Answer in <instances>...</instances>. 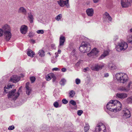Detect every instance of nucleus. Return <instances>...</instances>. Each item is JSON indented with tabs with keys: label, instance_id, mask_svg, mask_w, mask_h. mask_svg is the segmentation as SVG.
<instances>
[{
	"label": "nucleus",
	"instance_id": "obj_60",
	"mask_svg": "<svg viewBox=\"0 0 132 132\" xmlns=\"http://www.w3.org/2000/svg\"><path fill=\"white\" fill-rule=\"evenodd\" d=\"M108 76H109V75H108V74L107 73V74H106L105 75V77H106Z\"/></svg>",
	"mask_w": 132,
	"mask_h": 132
},
{
	"label": "nucleus",
	"instance_id": "obj_10",
	"mask_svg": "<svg viewBox=\"0 0 132 132\" xmlns=\"http://www.w3.org/2000/svg\"><path fill=\"white\" fill-rule=\"evenodd\" d=\"M132 0H121V4L123 7H127L130 5Z\"/></svg>",
	"mask_w": 132,
	"mask_h": 132
},
{
	"label": "nucleus",
	"instance_id": "obj_56",
	"mask_svg": "<svg viewBox=\"0 0 132 132\" xmlns=\"http://www.w3.org/2000/svg\"><path fill=\"white\" fill-rule=\"evenodd\" d=\"M75 51L73 50L71 52V54L72 55H73L75 54Z\"/></svg>",
	"mask_w": 132,
	"mask_h": 132
},
{
	"label": "nucleus",
	"instance_id": "obj_58",
	"mask_svg": "<svg viewBox=\"0 0 132 132\" xmlns=\"http://www.w3.org/2000/svg\"><path fill=\"white\" fill-rule=\"evenodd\" d=\"M58 52L60 54L61 52V50H59L58 51Z\"/></svg>",
	"mask_w": 132,
	"mask_h": 132
},
{
	"label": "nucleus",
	"instance_id": "obj_36",
	"mask_svg": "<svg viewBox=\"0 0 132 132\" xmlns=\"http://www.w3.org/2000/svg\"><path fill=\"white\" fill-rule=\"evenodd\" d=\"M30 79L32 83L34 82L36 79V78L34 77H32L30 78Z\"/></svg>",
	"mask_w": 132,
	"mask_h": 132
},
{
	"label": "nucleus",
	"instance_id": "obj_9",
	"mask_svg": "<svg viewBox=\"0 0 132 132\" xmlns=\"http://www.w3.org/2000/svg\"><path fill=\"white\" fill-rule=\"evenodd\" d=\"M69 0H66V1H65L63 0H60L58 1L57 2L61 7H63L64 5H65L67 8H69L70 7Z\"/></svg>",
	"mask_w": 132,
	"mask_h": 132
},
{
	"label": "nucleus",
	"instance_id": "obj_59",
	"mask_svg": "<svg viewBox=\"0 0 132 132\" xmlns=\"http://www.w3.org/2000/svg\"><path fill=\"white\" fill-rule=\"evenodd\" d=\"M80 63V62H77L76 63V65H79V64Z\"/></svg>",
	"mask_w": 132,
	"mask_h": 132
},
{
	"label": "nucleus",
	"instance_id": "obj_33",
	"mask_svg": "<svg viewBox=\"0 0 132 132\" xmlns=\"http://www.w3.org/2000/svg\"><path fill=\"white\" fill-rule=\"evenodd\" d=\"M62 18V15L61 14H60L58 15L55 18V19L57 21L60 20Z\"/></svg>",
	"mask_w": 132,
	"mask_h": 132
},
{
	"label": "nucleus",
	"instance_id": "obj_12",
	"mask_svg": "<svg viewBox=\"0 0 132 132\" xmlns=\"http://www.w3.org/2000/svg\"><path fill=\"white\" fill-rule=\"evenodd\" d=\"M123 116L127 118H130L131 116V114L130 111L127 108H125L123 110Z\"/></svg>",
	"mask_w": 132,
	"mask_h": 132
},
{
	"label": "nucleus",
	"instance_id": "obj_42",
	"mask_svg": "<svg viewBox=\"0 0 132 132\" xmlns=\"http://www.w3.org/2000/svg\"><path fill=\"white\" fill-rule=\"evenodd\" d=\"M62 103L64 104H67L68 103V101L65 99H63L62 101Z\"/></svg>",
	"mask_w": 132,
	"mask_h": 132
},
{
	"label": "nucleus",
	"instance_id": "obj_11",
	"mask_svg": "<svg viewBox=\"0 0 132 132\" xmlns=\"http://www.w3.org/2000/svg\"><path fill=\"white\" fill-rule=\"evenodd\" d=\"M103 19L105 21H111L112 19L111 16L109 15L108 13L105 12L103 14Z\"/></svg>",
	"mask_w": 132,
	"mask_h": 132
},
{
	"label": "nucleus",
	"instance_id": "obj_22",
	"mask_svg": "<svg viewBox=\"0 0 132 132\" xmlns=\"http://www.w3.org/2000/svg\"><path fill=\"white\" fill-rule=\"evenodd\" d=\"M10 28V27L7 24H5L2 27V29L4 33H5V32H9Z\"/></svg>",
	"mask_w": 132,
	"mask_h": 132
},
{
	"label": "nucleus",
	"instance_id": "obj_13",
	"mask_svg": "<svg viewBox=\"0 0 132 132\" xmlns=\"http://www.w3.org/2000/svg\"><path fill=\"white\" fill-rule=\"evenodd\" d=\"M4 39L6 41H9L11 37L12 34L10 31L4 33Z\"/></svg>",
	"mask_w": 132,
	"mask_h": 132
},
{
	"label": "nucleus",
	"instance_id": "obj_51",
	"mask_svg": "<svg viewBox=\"0 0 132 132\" xmlns=\"http://www.w3.org/2000/svg\"><path fill=\"white\" fill-rule=\"evenodd\" d=\"M118 37L116 35L115 36L113 39L114 40V41H116L118 39Z\"/></svg>",
	"mask_w": 132,
	"mask_h": 132
},
{
	"label": "nucleus",
	"instance_id": "obj_57",
	"mask_svg": "<svg viewBox=\"0 0 132 132\" xmlns=\"http://www.w3.org/2000/svg\"><path fill=\"white\" fill-rule=\"evenodd\" d=\"M31 42H32L33 43H35V40H33V39H31Z\"/></svg>",
	"mask_w": 132,
	"mask_h": 132
},
{
	"label": "nucleus",
	"instance_id": "obj_49",
	"mask_svg": "<svg viewBox=\"0 0 132 132\" xmlns=\"http://www.w3.org/2000/svg\"><path fill=\"white\" fill-rule=\"evenodd\" d=\"M52 78L53 79V82H54L55 81V80L56 79V77H55V75L54 74V76H53V77H52Z\"/></svg>",
	"mask_w": 132,
	"mask_h": 132
},
{
	"label": "nucleus",
	"instance_id": "obj_24",
	"mask_svg": "<svg viewBox=\"0 0 132 132\" xmlns=\"http://www.w3.org/2000/svg\"><path fill=\"white\" fill-rule=\"evenodd\" d=\"M109 53V50L105 51H104L103 53L102 54L101 56H100L99 58V59L101 60L104 57H105L106 56L108 55Z\"/></svg>",
	"mask_w": 132,
	"mask_h": 132
},
{
	"label": "nucleus",
	"instance_id": "obj_19",
	"mask_svg": "<svg viewBox=\"0 0 132 132\" xmlns=\"http://www.w3.org/2000/svg\"><path fill=\"white\" fill-rule=\"evenodd\" d=\"M27 30L28 27L25 25H22L20 29L21 33L23 34H26L27 31Z\"/></svg>",
	"mask_w": 132,
	"mask_h": 132
},
{
	"label": "nucleus",
	"instance_id": "obj_30",
	"mask_svg": "<svg viewBox=\"0 0 132 132\" xmlns=\"http://www.w3.org/2000/svg\"><path fill=\"white\" fill-rule=\"evenodd\" d=\"M75 92L73 90L70 91L69 93V97H73L75 94Z\"/></svg>",
	"mask_w": 132,
	"mask_h": 132
},
{
	"label": "nucleus",
	"instance_id": "obj_21",
	"mask_svg": "<svg viewBox=\"0 0 132 132\" xmlns=\"http://www.w3.org/2000/svg\"><path fill=\"white\" fill-rule=\"evenodd\" d=\"M28 19L30 23H32L33 22L34 20V17L30 12L28 13Z\"/></svg>",
	"mask_w": 132,
	"mask_h": 132
},
{
	"label": "nucleus",
	"instance_id": "obj_8",
	"mask_svg": "<svg viewBox=\"0 0 132 132\" xmlns=\"http://www.w3.org/2000/svg\"><path fill=\"white\" fill-rule=\"evenodd\" d=\"M105 65V64L103 63L95 64L91 67V69L93 70L98 71L102 69Z\"/></svg>",
	"mask_w": 132,
	"mask_h": 132
},
{
	"label": "nucleus",
	"instance_id": "obj_41",
	"mask_svg": "<svg viewBox=\"0 0 132 132\" xmlns=\"http://www.w3.org/2000/svg\"><path fill=\"white\" fill-rule=\"evenodd\" d=\"M37 32L38 34H43L44 33V31L42 30H39L37 31Z\"/></svg>",
	"mask_w": 132,
	"mask_h": 132
},
{
	"label": "nucleus",
	"instance_id": "obj_62",
	"mask_svg": "<svg viewBox=\"0 0 132 132\" xmlns=\"http://www.w3.org/2000/svg\"><path fill=\"white\" fill-rule=\"evenodd\" d=\"M48 53L50 54V53Z\"/></svg>",
	"mask_w": 132,
	"mask_h": 132
},
{
	"label": "nucleus",
	"instance_id": "obj_40",
	"mask_svg": "<svg viewBox=\"0 0 132 132\" xmlns=\"http://www.w3.org/2000/svg\"><path fill=\"white\" fill-rule=\"evenodd\" d=\"M57 61V58H53V59L51 60V61L52 63H55Z\"/></svg>",
	"mask_w": 132,
	"mask_h": 132
},
{
	"label": "nucleus",
	"instance_id": "obj_47",
	"mask_svg": "<svg viewBox=\"0 0 132 132\" xmlns=\"http://www.w3.org/2000/svg\"><path fill=\"white\" fill-rule=\"evenodd\" d=\"M3 30L2 29L0 28V37L3 36Z\"/></svg>",
	"mask_w": 132,
	"mask_h": 132
},
{
	"label": "nucleus",
	"instance_id": "obj_17",
	"mask_svg": "<svg viewBox=\"0 0 132 132\" xmlns=\"http://www.w3.org/2000/svg\"><path fill=\"white\" fill-rule=\"evenodd\" d=\"M65 38L64 37L61 36L60 37L59 39V44L58 47L60 48L64 45V43L65 41Z\"/></svg>",
	"mask_w": 132,
	"mask_h": 132
},
{
	"label": "nucleus",
	"instance_id": "obj_44",
	"mask_svg": "<svg viewBox=\"0 0 132 132\" xmlns=\"http://www.w3.org/2000/svg\"><path fill=\"white\" fill-rule=\"evenodd\" d=\"M70 103L73 105H75L76 104V102L73 100H72L70 101Z\"/></svg>",
	"mask_w": 132,
	"mask_h": 132
},
{
	"label": "nucleus",
	"instance_id": "obj_32",
	"mask_svg": "<svg viewBox=\"0 0 132 132\" xmlns=\"http://www.w3.org/2000/svg\"><path fill=\"white\" fill-rule=\"evenodd\" d=\"M66 82V80L64 79H63L61 80L60 82V84L61 85H64V84H65V82Z\"/></svg>",
	"mask_w": 132,
	"mask_h": 132
},
{
	"label": "nucleus",
	"instance_id": "obj_18",
	"mask_svg": "<svg viewBox=\"0 0 132 132\" xmlns=\"http://www.w3.org/2000/svg\"><path fill=\"white\" fill-rule=\"evenodd\" d=\"M127 94L125 93H117L116 95L117 97L121 99H124L127 96Z\"/></svg>",
	"mask_w": 132,
	"mask_h": 132
},
{
	"label": "nucleus",
	"instance_id": "obj_23",
	"mask_svg": "<svg viewBox=\"0 0 132 132\" xmlns=\"http://www.w3.org/2000/svg\"><path fill=\"white\" fill-rule=\"evenodd\" d=\"M18 12L26 15L27 13V11L26 9L23 7H20L18 10Z\"/></svg>",
	"mask_w": 132,
	"mask_h": 132
},
{
	"label": "nucleus",
	"instance_id": "obj_2",
	"mask_svg": "<svg viewBox=\"0 0 132 132\" xmlns=\"http://www.w3.org/2000/svg\"><path fill=\"white\" fill-rule=\"evenodd\" d=\"M22 87H20L17 93H15L16 89H13L10 92L7 94L8 98L11 100H15L18 97L20 93L21 92Z\"/></svg>",
	"mask_w": 132,
	"mask_h": 132
},
{
	"label": "nucleus",
	"instance_id": "obj_61",
	"mask_svg": "<svg viewBox=\"0 0 132 132\" xmlns=\"http://www.w3.org/2000/svg\"><path fill=\"white\" fill-rule=\"evenodd\" d=\"M130 31L131 32H132V28L130 29Z\"/></svg>",
	"mask_w": 132,
	"mask_h": 132
},
{
	"label": "nucleus",
	"instance_id": "obj_53",
	"mask_svg": "<svg viewBox=\"0 0 132 132\" xmlns=\"http://www.w3.org/2000/svg\"><path fill=\"white\" fill-rule=\"evenodd\" d=\"M88 69V68H85L83 70V71L84 72H85Z\"/></svg>",
	"mask_w": 132,
	"mask_h": 132
},
{
	"label": "nucleus",
	"instance_id": "obj_28",
	"mask_svg": "<svg viewBox=\"0 0 132 132\" xmlns=\"http://www.w3.org/2000/svg\"><path fill=\"white\" fill-rule=\"evenodd\" d=\"M127 40L128 43L132 44V35H129L127 36Z\"/></svg>",
	"mask_w": 132,
	"mask_h": 132
},
{
	"label": "nucleus",
	"instance_id": "obj_7",
	"mask_svg": "<svg viewBox=\"0 0 132 132\" xmlns=\"http://www.w3.org/2000/svg\"><path fill=\"white\" fill-rule=\"evenodd\" d=\"M132 84V81H130L128 83V84L127 86H121L119 88L118 90L125 92H128L130 89H130H132V85H131Z\"/></svg>",
	"mask_w": 132,
	"mask_h": 132
},
{
	"label": "nucleus",
	"instance_id": "obj_37",
	"mask_svg": "<svg viewBox=\"0 0 132 132\" xmlns=\"http://www.w3.org/2000/svg\"><path fill=\"white\" fill-rule=\"evenodd\" d=\"M59 105L58 103L56 101L55 102L53 103V105L56 108H57L58 107Z\"/></svg>",
	"mask_w": 132,
	"mask_h": 132
},
{
	"label": "nucleus",
	"instance_id": "obj_14",
	"mask_svg": "<svg viewBox=\"0 0 132 132\" xmlns=\"http://www.w3.org/2000/svg\"><path fill=\"white\" fill-rule=\"evenodd\" d=\"M20 80V77L19 76L14 75L11 78L10 81L13 82L15 83L18 81Z\"/></svg>",
	"mask_w": 132,
	"mask_h": 132
},
{
	"label": "nucleus",
	"instance_id": "obj_26",
	"mask_svg": "<svg viewBox=\"0 0 132 132\" xmlns=\"http://www.w3.org/2000/svg\"><path fill=\"white\" fill-rule=\"evenodd\" d=\"M53 76L54 74L52 73L48 74L46 76V79L47 81H49Z\"/></svg>",
	"mask_w": 132,
	"mask_h": 132
},
{
	"label": "nucleus",
	"instance_id": "obj_1",
	"mask_svg": "<svg viewBox=\"0 0 132 132\" xmlns=\"http://www.w3.org/2000/svg\"><path fill=\"white\" fill-rule=\"evenodd\" d=\"M121 103L117 100L111 101L106 105V108L108 110L114 112L121 110Z\"/></svg>",
	"mask_w": 132,
	"mask_h": 132
},
{
	"label": "nucleus",
	"instance_id": "obj_29",
	"mask_svg": "<svg viewBox=\"0 0 132 132\" xmlns=\"http://www.w3.org/2000/svg\"><path fill=\"white\" fill-rule=\"evenodd\" d=\"M126 102L128 104H132V96L128 98L127 99Z\"/></svg>",
	"mask_w": 132,
	"mask_h": 132
},
{
	"label": "nucleus",
	"instance_id": "obj_34",
	"mask_svg": "<svg viewBox=\"0 0 132 132\" xmlns=\"http://www.w3.org/2000/svg\"><path fill=\"white\" fill-rule=\"evenodd\" d=\"M89 126L88 124H86V125L84 127V131L85 132H86L89 130Z\"/></svg>",
	"mask_w": 132,
	"mask_h": 132
},
{
	"label": "nucleus",
	"instance_id": "obj_27",
	"mask_svg": "<svg viewBox=\"0 0 132 132\" xmlns=\"http://www.w3.org/2000/svg\"><path fill=\"white\" fill-rule=\"evenodd\" d=\"M109 68L112 70H115L117 69V67L115 64L112 63H109L108 65Z\"/></svg>",
	"mask_w": 132,
	"mask_h": 132
},
{
	"label": "nucleus",
	"instance_id": "obj_3",
	"mask_svg": "<svg viewBox=\"0 0 132 132\" xmlns=\"http://www.w3.org/2000/svg\"><path fill=\"white\" fill-rule=\"evenodd\" d=\"M116 79L119 82L123 84L126 83L128 79L127 75L123 73H120L116 74Z\"/></svg>",
	"mask_w": 132,
	"mask_h": 132
},
{
	"label": "nucleus",
	"instance_id": "obj_52",
	"mask_svg": "<svg viewBox=\"0 0 132 132\" xmlns=\"http://www.w3.org/2000/svg\"><path fill=\"white\" fill-rule=\"evenodd\" d=\"M12 86L11 85H8L7 87L9 89H10V88H12Z\"/></svg>",
	"mask_w": 132,
	"mask_h": 132
},
{
	"label": "nucleus",
	"instance_id": "obj_5",
	"mask_svg": "<svg viewBox=\"0 0 132 132\" xmlns=\"http://www.w3.org/2000/svg\"><path fill=\"white\" fill-rule=\"evenodd\" d=\"M79 50L81 52L83 53L87 52L90 50V47L88 44L83 42L79 47Z\"/></svg>",
	"mask_w": 132,
	"mask_h": 132
},
{
	"label": "nucleus",
	"instance_id": "obj_31",
	"mask_svg": "<svg viewBox=\"0 0 132 132\" xmlns=\"http://www.w3.org/2000/svg\"><path fill=\"white\" fill-rule=\"evenodd\" d=\"M44 52L43 50H40L39 51L38 54L40 56H43L44 55Z\"/></svg>",
	"mask_w": 132,
	"mask_h": 132
},
{
	"label": "nucleus",
	"instance_id": "obj_48",
	"mask_svg": "<svg viewBox=\"0 0 132 132\" xmlns=\"http://www.w3.org/2000/svg\"><path fill=\"white\" fill-rule=\"evenodd\" d=\"M60 69L57 68H54L52 69L53 71H59Z\"/></svg>",
	"mask_w": 132,
	"mask_h": 132
},
{
	"label": "nucleus",
	"instance_id": "obj_50",
	"mask_svg": "<svg viewBox=\"0 0 132 132\" xmlns=\"http://www.w3.org/2000/svg\"><path fill=\"white\" fill-rule=\"evenodd\" d=\"M61 70L62 72H65L67 70V69L64 68H63L61 69Z\"/></svg>",
	"mask_w": 132,
	"mask_h": 132
},
{
	"label": "nucleus",
	"instance_id": "obj_39",
	"mask_svg": "<svg viewBox=\"0 0 132 132\" xmlns=\"http://www.w3.org/2000/svg\"><path fill=\"white\" fill-rule=\"evenodd\" d=\"M35 35V34L32 32H30L28 35V36L30 37L31 38L34 36Z\"/></svg>",
	"mask_w": 132,
	"mask_h": 132
},
{
	"label": "nucleus",
	"instance_id": "obj_15",
	"mask_svg": "<svg viewBox=\"0 0 132 132\" xmlns=\"http://www.w3.org/2000/svg\"><path fill=\"white\" fill-rule=\"evenodd\" d=\"M86 12L88 16L92 17L94 14V9L92 8H88L86 10Z\"/></svg>",
	"mask_w": 132,
	"mask_h": 132
},
{
	"label": "nucleus",
	"instance_id": "obj_38",
	"mask_svg": "<svg viewBox=\"0 0 132 132\" xmlns=\"http://www.w3.org/2000/svg\"><path fill=\"white\" fill-rule=\"evenodd\" d=\"M83 113V111L81 110H78L77 111V114L79 116H80Z\"/></svg>",
	"mask_w": 132,
	"mask_h": 132
},
{
	"label": "nucleus",
	"instance_id": "obj_55",
	"mask_svg": "<svg viewBox=\"0 0 132 132\" xmlns=\"http://www.w3.org/2000/svg\"><path fill=\"white\" fill-rule=\"evenodd\" d=\"M94 3H97L99 0H93Z\"/></svg>",
	"mask_w": 132,
	"mask_h": 132
},
{
	"label": "nucleus",
	"instance_id": "obj_4",
	"mask_svg": "<svg viewBox=\"0 0 132 132\" xmlns=\"http://www.w3.org/2000/svg\"><path fill=\"white\" fill-rule=\"evenodd\" d=\"M128 47L127 44L123 41L118 44V45L116 46V49L117 51L120 52L125 50Z\"/></svg>",
	"mask_w": 132,
	"mask_h": 132
},
{
	"label": "nucleus",
	"instance_id": "obj_54",
	"mask_svg": "<svg viewBox=\"0 0 132 132\" xmlns=\"http://www.w3.org/2000/svg\"><path fill=\"white\" fill-rule=\"evenodd\" d=\"M58 53L57 52H56L55 53V58H56V57H57L59 55H58Z\"/></svg>",
	"mask_w": 132,
	"mask_h": 132
},
{
	"label": "nucleus",
	"instance_id": "obj_43",
	"mask_svg": "<svg viewBox=\"0 0 132 132\" xmlns=\"http://www.w3.org/2000/svg\"><path fill=\"white\" fill-rule=\"evenodd\" d=\"M76 83L77 84H79L80 83V79L77 78L76 79Z\"/></svg>",
	"mask_w": 132,
	"mask_h": 132
},
{
	"label": "nucleus",
	"instance_id": "obj_20",
	"mask_svg": "<svg viewBox=\"0 0 132 132\" xmlns=\"http://www.w3.org/2000/svg\"><path fill=\"white\" fill-rule=\"evenodd\" d=\"M30 83L29 82H27L26 83L25 87L26 88V91L27 94L28 95H29L31 93V88L29 86V85Z\"/></svg>",
	"mask_w": 132,
	"mask_h": 132
},
{
	"label": "nucleus",
	"instance_id": "obj_16",
	"mask_svg": "<svg viewBox=\"0 0 132 132\" xmlns=\"http://www.w3.org/2000/svg\"><path fill=\"white\" fill-rule=\"evenodd\" d=\"M98 53V51L96 48H94L89 53H88L87 55L89 57L92 55H96Z\"/></svg>",
	"mask_w": 132,
	"mask_h": 132
},
{
	"label": "nucleus",
	"instance_id": "obj_35",
	"mask_svg": "<svg viewBox=\"0 0 132 132\" xmlns=\"http://www.w3.org/2000/svg\"><path fill=\"white\" fill-rule=\"evenodd\" d=\"M46 128V126L45 125L41 126L40 127V128L42 130H45Z\"/></svg>",
	"mask_w": 132,
	"mask_h": 132
},
{
	"label": "nucleus",
	"instance_id": "obj_6",
	"mask_svg": "<svg viewBox=\"0 0 132 132\" xmlns=\"http://www.w3.org/2000/svg\"><path fill=\"white\" fill-rule=\"evenodd\" d=\"M95 130L96 132H106V131L105 126L101 122L98 123L95 128Z\"/></svg>",
	"mask_w": 132,
	"mask_h": 132
},
{
	"label": "nucleus",
	"instance_id": "obj_45",
	"mask_svg": "<svg viewBox=\"0 0 132 132\" xmlns=\"http://www.w3.org/2000/svg\"><path fill=\"white\" fill-rule=\"evenodd\" d=\"M14 128V127L13 125H12L10 126L8 128V129L9 130H13Z\"/></svg>",
	"mask_w": 132,
	"mask_h": 132
},
{
	"label": "nucleus",
	"instance_id": "obj_46",
	"mask_svg": "<svg viewBox=\"0 0 132 132\" xmlns=\"http://www.w3.org/2000/svg\"><path fill=\"white\" fill-rule=\"evenodd\" d=\"M4 92L5 93H7V92H8V90L9 89L6 86H5V87H4Z\"/></svg>",
	"mask_w": 132,
	"mask_h": 132
},
{
	"label": "nucleus",
	"instance_id": "obj_25",
	"mask_svg": "<svg viewBox=\"0 0 132 132\" xmlns=\"http://www.w3.org/2000/svg\"><path fill=\"white\" fill-rule=\"evenodd\" d=\"M27 54L29 56H30L31 57H33L35 55V53L30 49L28 50Z\"/></svg>",
	"mask_w": 132,
	"mask_h": 132
}]
</instances>
